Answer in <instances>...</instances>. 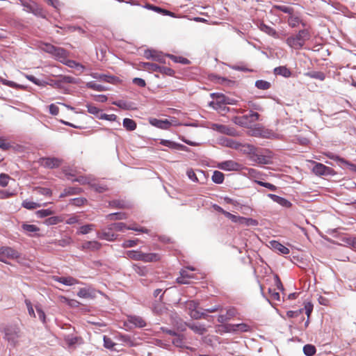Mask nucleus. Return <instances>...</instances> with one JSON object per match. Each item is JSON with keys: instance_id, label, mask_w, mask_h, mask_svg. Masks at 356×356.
Segmentation results:
<instances>
[{"instance_id": "nucleus-1", "label": "nucleus", "mask_w": 356, "mask_h": 356, "mask_svg": "<svg viewBox=\"0 0 356 356\" xmlns=\"http://www.w3.org/2000/svg\"><path fill=\"white\" fill-rule=\"evenodd\" d=\"M310 38L309 31L307 29L300 30L296 35L289 37L286 42L291 48L299 49L302 47L305 42Z\"/></svg>"}, {"instance_id": "nucleus-2", "label": "nucleus", "mask_w": 356, "mask_h": 356, "mask_svg": "<svg viewBox=\"0 0 356 356\" xmlns=\"http://www.w3.org/2000/svg\"><path fill=\"white\" fill-rule=\"evenodd\" d=\"M40 49L43 51L51 54L60 62H64L66 60L67 52L61 47H57L49 43H44L41 45Z\"/></svg>"}, {"instance_id": "nucleus-3", "label": "nucleus", "mask_w": 356, "mask_h": 356, "mask_svg": "<svg viewBox=\"0 0 356 356\" xmlns=\"http://www.w3.org/2000/svg\"><path fill=\"white\" fill-rule=\"evenodd\" d=\"M211 97L213 99V100L209 104L211 107L217 111H229V108L226 107L225 105V95L221 93H211Z\"/></svg>"}, {"instance_id": "nucleus-4", "label": "nucleus", "mask_w": 356, "mask_h": 356, "mask_svg": "<svg viewBox=\"0 0 356 356\" xmlns=\"http://www.w3.org/2000/svg\"><path fill=\"white\" fill-rule=\"evenodd\" d=\"M5 339L12 346H15L18 343L21 337L20 330L17 327H8L4 330Z\"/></svg>"}, {"instance_id": "nucleus-5", "label": "nucleus", "mask_w": 356, "mask_h": 356, "mask_svg": "<svg viewBox=\"0 0 356 356\" xmlns=\"http://www.w3.org/2000/svg\"><path fill=\"white\" fill-rule=\"evenodd\" d=\"M19 257V253L9 246L0 247V261L7 263L6 259H15Z\"/></svg>"}, {"instance_id": "nucleus-6", "label": "nucleus", "mask_w": 356, "mask_h": 356, "mask_svg": "<svg viewBox=\"0 0 356 356\" xmlns=\"http://www.w3.org/2000/svg\"><path fill=\"white\" fill-rule=\"evenodd\" d=\"M124 229L134 230L136 232L147 233V229L143 227H138L135 226H126V224L124 222H115L109 225L108 229L109 230H115L117 232H122Z\"/></svg>"}, {"instance_id": "nucleus-7", "label": "nucleus", "mask_w": 356, "mask_h": 356, "mask_svg": "<svg viewBox=\"0 0 356 356\" xmlns=\"http://www.w3.org/2000/svg\"><path fill=\"white\" fill-rule=\"evenodd\" d=\"M245 153L252 154L251 159L252 161L259 163H266V158L262 155H258L256 154V148L251 145H246L243 146L241 149Z\"/></svg>"}, {"instance_id": "nucleus-8", "label": "nucleus", "mask_w": 356, "mask_h": 356, "mask_svg": "<svg viewBox=\"0 0 356 356\" xmlns=\"http://www.w3.org/2000/svg\"><path fill=\"white\" fill-rule=\"evenodd\" d=\"M149 122L154 127L159 129H168L171 126H178V124H172V122L165 120H159L156 118H151L149 119Z\"/></svg>"}, {"instance_id": "nucleus-9", "label": "nucleus", "mask_w": 356, "mask_h": 356, "mask_svg": "<svg viewBox=\"0 0 356 356\" xmlns=\"http://www.w3.org/2000/svg\"><path fill=\"white\" fill-rule=\"evenodd\" d=\"M144 56L147 59H152L153 60L165 63V56L160 51L154 49H147L145 51Z\"/></svg>"}, {"instance_id": "nucleus-10", "label": "nucleus", "mask_w": 356, "mask_h": 356, "mask_svg": "<svg viewBox=\"0 0 356 356\" xmlns=\"http://www.w3.org/2000/svg\"><path fill=\"white\" fill-rule=\"evenodd\" d=\"M21 227L22 230L27 236L31 237L39 236L40 228L38 226L28 224L27 222H22Z\"/></svg>"}, {"instance_id": "nucleus-11", "label": "nucleus", "mask_w": 356, "mask_h": 356, "mask_svg": "<svg viewBox=\"0 0 356 356\" xmlns=\"http://www.w3.org/2000/svg\"><path fill=\"white\" fill-rule=\"evenodd\" d=\"M262 295L272 305H277L281 301L280 294L276 291H261Z\"/></svg>"}, {"instance_id": "nucleus-12", "label": "nucleus", "mask_w": 356, "mask_h": 356, "mask_svg": "<svg viewBox=\"0 0 356 356\" xmlns=\"http://www.w3.org/2000/svg\"><path fill=\"white\" fill-rule=\"evenodd\" d=\"M217 167L220 170L226 171L239 170L241 169V165L232 160L220 162L218 164Z\"/></svg>"}, {"instance_id": "nucleus-13", "label": "nucleus", "mask_w": 356, "mask_h": 356, "mask_svg": "<svg viewBox=\"0 0 356 356\" xmlns=\"http://www.w3.org/2000/svg\"><path fill=\"white\" fill-rule=\"evenodd\" d=\"M188 307L189 309H191L190 315L193 318L200 319V318H205L207 315L204 312H201L196 309L197 308L198 304L195 301H190L188 302Z\"/></svg>"}, {"instance_id": "nucleus-14", "label": "nucleus", "mask_w": 356, "mask_h": 356, "mask_svg": "<svg viewBox=\"0 0 356 356\" xmlns=\"http://www.w3.org/2000/svg\"><path fill=\"white\" fill-rule=\"evenodd\" d=\"M312 171L316 175H329L332 174L333 170L322 163H316Z\"/></svg>"}, {"instance_id": "nucleus-15", "label": "nucleus", "mask_w": 356, "mask_h": 356, "mask_svg": "<svg viewBox=\"0 0 356 356\" xmlns=\"http://www.w3.org/2000/svg\"><path fill=\"white\" fill-rule=\"evenodd\" d=\"M227 332H248L250 326L246 323L229 324L225 326Z\"/></svg>"}, {"instance_id": "nucleus-16", "label": "nucleus", "mask_w": 356, "mask_h": 356, "mask_svg": "<svg viewBox=\"0 0 356 356\" xmlns=\"http://www.w3.org/2000/svg\"><path fill=\"white\" fill-rule=\"evenodd\" d=\"M186 175L188 179L193 181V182L201 183L200 180V179H201V177L205 179V174L204 171L201 170H197V172H195L193 169L190 168L187 170ZM203 183L204 181H202V184Z\"/></svg>"}, {"instance_id": "nucleus-17", "label": "nucleus", "mask_w": 356, "mask_h": 356, "mask_svg": "<svg viewBox=\"0 0 356 356\" xmlns=\"http://www.w3.org/2000/svg\"><path fill=\"white\" fill-rule=\"evenodd\" d=\"M188 270L191 271L195 270L193 267H187L186 269H183L180 272L181 276L177 278V281L180 284H188V279L192 278L193 275L188 273Z\"/></svg>"}, {"instance_id": "nucleus-18", "label": "nucleus", "mask_w": 356, "mask_h": 356, "mask_svg": "<svg viewBox=\"0 0 356 356\" xmlns=\"http://www.w3.org/2000/svg\"><path fill=\"white\" fill-rule=\"evenodd\" d=\"M213 128L220 133L229 136H234L237 134L236 131L234 128L225 125L214 124H213Z\"/></svg>"}, {"instance_id": "nucleus-19", "label": "nucleus", "mask_w": 356, "mask_h": 356, "mask_svg": "<svg viewBox=\"0 0 356 356\" xmlns=\"http://www.w3.org/2000/svg\"><path fill=\"white\" fill-rule=\"evenodd\" d=\"M258 28L260 31L262 32H264L265 33L268 34L270 36H272L275 38H278L279 35L275 29H274L273 27L264 24V22H259L258 24Z\"/></svg>"}, {"instance_id": "nucleus-20", "label": "nucleus", "mask_w": 356, "mask_h": 356, "mask_svg": "<svg viewBox=\"0 0 356 356\" xmlns=\"http://www.w3.org/2000/svg\"><path fill=\"white\" fill-rule=\"evenodd\" d=\"M237 314L236 309L234 307H230L227 309L225 314H220L218 316V321L219 323H224L232 318L234 317Z\"/></svg>"}, {"instance_id": "nucleus-21", "label": "nucleus", "mask_w": 356, "mask_h": 356, "mask_svg": "<svg viewBox=\"0 0 356 356\" xmlns=\"http://www.w3.org/2000/svg\"><path fill=\"white\" fill-rule=\"evenodd\" d=\"M327 157L331 159L339 161L341 163L345 165L348 169L356 172V165L349 163L348 161L338 156L334 155L333 154L328 153L326 154Z\"/></svg>"}, {"instance_id": "nucleus-22", "label": "nucleus", "mask_w": 356, "mask_h": 356, "mask_svg": "<svg viewBox=\"0 0 356 356\" xmlns=\"http://www.w3.org/2000/svg\"><path fill=\"white\" fill-rule=\"evenodd\" d=\"M270 245L271 248L282 254H288L289 253V249L285 247L284 245L281 244L278 241H272L270 242Z\"/></svg>"}, {"instance_id": "nucleus-23", "label": "nucleus", "mask_w": 356, "mask_h": 356, "mask_svg": "<svg viewBox=\"0 0 356 356\" xmlns=\"http://www.w3.org/2000/svg\"><path fill=\"white\" fill-rule=\"evenodd\" d=\"M287 22L289 26L292 28L297 27L300 23H302L300 14L295 13L293 10L292 14L289 15Z\"/></svg>"}, {"instance_id": "nucleus-24", "label": "nucleus", "mask_w": 356, "mask_h": 356, "mask_svg": "<svg viewBox=\"0 0 356 356\" xmlns=\"http://www.w3.org/2000/svg\"><path fill=\"white\" fill-rule=\"evenodd\" d=\"M101 247L102 244L96 241H86L81 245V249L83 250L95 251L99 250Z\"/></svg>"}, {"instance_id": "nucleus-25", "label": "nucleus", "mask_w": 356, "mask_h": 356, "mask_svg": "<svg viewBox=\"0 0 356 356\" xmlns=\"http://www.w3.org/2000/svg\"><path fill=\"white\" fill-rule=\"evenodd\" d=\"M268 197H270L273 202H277L280 205L289 208L291 206V203L286 199L280 197L275 194L269 193Z\"/></svg>"}, {"instance_id": "nucleus-26", "label": "nucleus", "mask_w": 356, "mask_h": 356, "mask_svg": "<svg viewBox=\"0 0 356 356\" xmlns=\"http://www.w3.org/2000/svg\"><path fill=\"white\" fill-rule=\"evenodd\" d=\"M108 231L103 230L102 232H98L97 233V236L98 238L102 240H106L108 241H113L116 239L117 236Z\"/></svg>"}, {"instance_id": "nucleus-27", "label": "nucleus", "mask_w": 356, "mask_h": 356, "mask_svg": "<svg viewBox=\"0 0 356 356\" xmlns=\"http://www.w3.org/2000/svg\"><path fill=\"white\" fill-rule=\"evenodd\" d=\"M128 322L138 327H143L146 325L145 320L142 317L138 316H128Z\"/></svg>"}, {"instance_id": "nucleus-28", "label": "nucleus", "mask_w": 356, "mask_h": 356, "mask_svg": "<svg viewBox=\"0 0 356 356\" xmlns=\"http://www.w3.org/2000/svg\"><path fill=\"white\" fill-rule=\"evenodd\" d=\"M160 255L157 253H143L142 252V257L140 261L144 262H153L157 261L160 259Z\"/></svg>"}, {"instance_id": "nucleus-29", "label": "nucleus", "mask_w": 356, "mask_h": 356, "mask_svg": "<svg viewBox=\"0 0 356 356\" xmlns=\"http://www.w3.org/2000/svg\"><path fill=\"white\" fill-rule=\"evenodd\" d=\"M81 188L77 187H69L66 188L63 192L60 195V198L65 197L69 195H77L81 193Z\"/></svg>"}, {"instance_id": "nucleus-30", "label": "nucleus", "mask_w": 356, "mask_h": 356, "mask_svg": "<svg viewBox=\"0 0 356 356\" xmlns=\"http://www.w3.org/2000/svg\"><path fill=\"white\" fill-rule=\"evenodd\" d=\"M222 144L226 147L233 148L235 149H238L241 147L243 148V146L241 143L231 138H224L222 140Z\"/></svg>"}, {"instance_id": "nucleus-31", "label": "nucleus", "mask_w": 356, "mask_h": 356, "mask_svg": "<svg viewBox=\"0 0 356 356\" xmlns=\"http://www.w3.org/2000/svg\"><path fill=\"white\" fill-rule=\"evenodd\" d=\"M47 204H48V203H47V202L44 203L42 204H40L39 203L32 202V201H30L28 200H24L22 203V206L24 208H25L26 209H29V210L35 209L40 207L42 206L46 207Z\"/></svg>"}, {"instance_id": "nucleus-32", "label": "nucleus", "mask_w": 356, "mask_h": 356, "mask_svg": "<svg viewBox=\"0 0 356 356\" xmlns=\"http://www.w3.org/2000/svg\"><path fill=\"white\" fill-rule=\"evenodd\" d=\"M160 144L171 149H184L186 147L183 145L176 143L169 140H161Z\"/></svg>"}, {"instance_id": "nucleus-33", "label": "nucleus", "mask_w": 356, "mask_h": 356, "mask_svg": "<svg viewBox=\"0 0 356 356\" xmlns=\"http://www.w3.org/2000/svg\"><path fill=\"white\" fill-rule=\"evenodd\" d=\"M274 73L276 75H280L285 78L290 77L291 75V70L286 66H280L274 69Z\"/></svg>"}, {"instance_id": "nucleus-34", "label": "nucleus", "mask_w": 356, "mask_h": 356, "mask_svg": "<svg viewBox=\"0 0 356 356\" xmlns=\"http://www.w3.org/2000/svg\"><path fill=\"white\" fill-rule=\"evenodd\" d=\"M55 280L65 286H73L77 282V280L72 277H58Z\"/></svg>"}, {"instance_id": "nucleus-35", "label": "nucleus", "mask_w": 356, "mask_h": 356, "mask_svg": "<svg viewBox=\"0 0 356 356\" xmlns=\"http://www.w3.org/2000/svg\"><path fill=\"white\" fill-rule=\"evenodd\" d=\"M305 76H307L309 78H312V79H318L321 81H323L325 79V73L323 72H320V71L308 72L305 74Z\"/></svg>"}, {"instance_id": "nucleus-36", "label": "nucleus", "mask_w": 356, "mask_h": 356, "mask_svg": "<svg viewBox=\"0 0 356 356\" xmlns=\"http://www.w3.org/2000/svg\"><path fill=\"white\" fill-rule=\"evenodd\" d=\"M44 164L48 168H54L60 165V161L56 158H47L44 160Z\"/></svg>"}, {"instance_id": "nucleus-37", "label": "nucleus", "mask_w": 356, "mask_h": 356, "mask_svg": "<svg viewBox=\"0 0 356 356\" xmlns=\"http://www.w3.org/2000/svg\"><path fill=\"white\" fill-rule=\"evenodd\" d=\"M140 67L149 72H158L160 70V66L154 63H141Z\"/></svg>"}, {"instance_id": "nucleus-38", "label": "nucleus", "mask_w": 356, "mask_h": 356, "mask_svg": "<svg viewBox=\"0 0 356 356\" xmlns=\"http://www.w3.org/2000/svg\"><path fill=\"white\" fill-rule=\"evenodd\" d=\"M238 224L246 226H257L258 225V222L252 218L239 216Z\"/></svg>"}, {"instance_id": "nucleus-39", "label": "nucleus", "mask_w": 356, "mask_h": 356, "mask_svg": "<svg viewBox=\"0 0 356 356\" xmlns=\"http://www.w3.org/2000/svg\"><path fill=\"white\" fill-rule=\"evenodd\" d=\"M280 10L284 13H286L288 14L289 15L290 14H292L293 11L294 10V9L291 7V6H285V5H274L273 6V8H272V10Z\"/></svg>"}, {"instance_id": "nucleus-40", "label": "nucleus", "mask_w": 356, "mask_h": 356, "mask_svg": "<svg viewBox=\"0 0 356 356\" xmlns=\"http://www.w3.org/2000/svg\"><path fill=\"white\" fill-rule=\"evenodd\" d=\"M123 126L127 131H134L136 128V123L130 118H124L123 120Z\"/></svg>"}, {"instance_id": "nucleus-41", "label": "nucleus", "mask_w": 356, "mask_h": 356, "mask_svg": "<svg viewBox=\"0 0 356 356\" xmlns=\"http://www.w3.org/2000/svg\"><path fill=\"white\" fill-rule=\"evenodd\" d=\"M193 332L198 334H203L206 332L207 330L204 325L200 324H188L187 325Z\"/></svg>"}, {"instance_id": "nucleus-42", "label": "nucleus", "mask_w": 356, "mask_h": 356, "mask_svg": "<svg viewBox=\"0 0 356 356\" xmlns=\"http://www.w3.org/2000/svg\"><path fill=\"white\" fill-rule=\"evenodd\" d=\"M126 255L127 257L133 260L140 261L142 252L136 250H129L126 252Z\"/></svg>"}, {"instance_id": "nucleus-43", "label": "nucleus", "mask_w": 356, "mask_h": 356, "mask_svg": "<svg viewBox=\"0 0 356 356\" xmlns=\"http://www.w3.org/2000/svg\"><path fill=\"white\" fill-rule=\"evenodd\" d=\"M211 179L216 184H222L224 181V175L221 172L216 170L213 172Z\"/></svg>"}, {"instance_id": "nucleus-44", "label": "nucleus", "mask_w": 356, "mask_h": 356, "mask_svg": "<svg viewBox=\"0 0 356 356\" xmlns=\"http://www.w3.org/2000/svg\"><path fill=\"white\" fill-rule=\"evenodd\" d=\"M95 225L93 224H88L83 226H81L77 232L78 234H87L89 232H92L95 227Z\"/></svg>"}, {"instance_id": "nucleus-45", "label": "nucleus", "mask_w": 356, "mask_h": 356, "mask_svg": "<svg viewBox=\"0 0 356 356\" xmlns=\"http://www.w3.org/2000/svg\"><path fill=\"white\" fill-rule=\"evenodd\" d=\"M255 86L260 90H268L271 87V83L265 80H257Z\"/></svg>"}, {"instance_id": "nucleus-46", "label": "nucleus", "mask_w": 356, "mask_h": 356, "mask_svg": "<svg viewBox=\"0 0 356 356\" xmlns=\"http://www.w3.org/2000/svg\"><path fill=\"white\" fill-rule=\"evenodd\" d=\"M234 122L242 127H247L248 125V115H243L241 117H235Z\"/></svg>"}, {"instance_id": "nucleus-47", "label": "nucleus", "mask_w": 356, "mask_h": 356, "mask_svg": "<svg viewBox=\"0 0 356 356\" xmlns=\"http://www.w3.org/2000/svg\"><path fill=\"white\" fill-rule=\"evenodd\" d=\"M0 83H1L2 84H3L5 86H9V87H11L13 88H24V86L22 85L17 84L12 81L6 80L1 76H0Z\"/></svg>"}, {"instance_id": "nucleus-48", "label": "nucleus", "mask_w": 356, "mask_h": 356, "mask_svg": "<svg viewBox=\"0 0 356 356\" xmlns=\"http://www.w3.org/2000/svg\"><path fill=\"white\" fill-rule=\"evenodd\" d=\"M87 202V200L84 197H76L73 198L70 200V204L76 206V207H81L84 205Z\"/></svg>"}, {"instance_id": "nucleus-49", "label": "nucleus", "mask_w": 356, "mask_h": 356, "mask_svg": "<svg viewBox=\"0 0 356 356\" xmlns=\"http://www.w3.org/2000/svg\"><path fill=\"white\" fill-rule=\"evenodd\" d=\"M133 268L134 271L139 275L145 276L147 273V269L145 266L134 264L133 266Z\"/></svg>"}, {"instance_id": "nucleus-50", "label": "nucleus", "mask_w": 356, "mask_h": 356, "mask_svg": "<svg viewBox=\"0 0 356 356\" xmlns=\"http://www.w3.org/2000/svg\"><path fill=\"white\" fill-rule=\"evenodd\" d=\"M303 352L307 356H312L316 353V348L311 344H307L303 347Z\"/></svg>"}, {"instance_id": "nucleus-51", "label": "nucleus", "mask_w": 356, "mask_h": 356, "mask_svg": "<svg viewBox=\"0 0 356 356\" xmlns=\"http://www.w3.org/2000/svg\"><path fill=\"white\" fill-rule=\"evenodd\" d=\"M22 5L25 8V10L28 13H31L32 11V9L36 4V3L33 1H31L29 0H22Z\"/></svg>"}, {"instance_id": "nucleus-52", "label": "nucleus", "mask_w": 356, "mask_h": 356, "mask_svg": "<svg viewBox=\"0 0 356 356\" xmlns=\"http://www.w3.org/2000/svg\"><path fill=\"white\" fill-rule=\"evenodd\" d=\"M86 86L88 88H91L92 90H97V91H103L105 90L104 87L99 83H97L95 82L91 81L86 83Z\"/></svg>"}, {"instance_id": "nucleus-53", "label": "nucleus", "mask_w": 356, "mask_h": 356, "mask_svg": "<svg viewBox=\"0 0 356 356\" xmlns=\"http://www.w3.org/2000/svg\"><path fill=\"white\" fill-rule=\"evenodd\" d=\"M25 77L30 81H31L32 83H33L34 84L37 85V86H43L45 85V82L43 81H41L37 78H35L34 76L33 75H29V74H25Z\"/></svg>"}, {"instance_id": "nucleus-54", "label": "nucleus", "mask_w": 356, "mask_h": 356, "mask_svg": "<svg viewBox=\"0 0 356 356\" xmlns=\"http://www.w3.org/2000/svg\"><path fill=\"white\" fill-rule=\"evenodd\" d=\"M34 190H35V191H36V193L38 194L42 195L44 196H51L52 194L51 190L48 188L38 187V188H35Z\"/></svg>"}, {"instance_id": "nucleus-55", "label": "nucleus", "mask_w": 356, "mask_h": 356, "mask_svg": "<svg viewBox=\"0 0 356 356\" xmlns=\"http://www.w3.org/2000/svg\"><path fill=\"white\" fill-rule=\"evenodd\" d=\"M31 13L35 16L45 17L42 8L37 3L35 5Z\"/></svg>"}, {"instance_id": "nucleus-56", "label": "nucleus", "mask_w": 356, "mask_h": 356, "mask_svg": "<svg viewBox=\"0 0 356 356\" xmlns=\"http://www.w3.org/2000/svg\"><path fill=\"white\" fill-rule=\"evenodd\" d=\"M88 112L90 114L96 115L97 118L100 115V109L92 104H88L86 106Z\"/></svg>"}, {"instance_id": "nucleus-57", "label": "nucleus", "mask_w": 356, "mask_h": 356, "mask_svg": "<svg viewBox=\"0 0 356 356\" xmlns=\"http://www.w3.org/2000/svg\"><path fill=\"white\" fill-rule=\"evenodd\" d=\"M168 56L169 58H170L175 63H182V64H188L190 63L189 60L186 58L176 56L170 55V54L168 55Z\"/></svg>"}, {"instance_id": "nucleus-58", "label": "nucleus", "mask_w": 356, "mask_h": 356, "mask_svg": "<svg viewBox=\"0 0 356 356\" xmlns=\"http://www.w3.org/2000/svg\"><path fill=\"white\" fill-rule=\"evenodd\" d=\"M53 213H54V211H52L50 209H41L36 212V214H37L38 217H39V218H44L46 216H49L52 215Z\"/></svg>"}, {"instance_id": "nucleus-59", "label": "nucleus", "mask_w": 356, "mask_h": 356, "mask_svg": "<svg viewBox=\"0 0 356 356\" xmlns=\"http://www.w3.org/2000/svg\"><path fill=\"white\" fill-rule=\"evenodd\" d=\"M108 218L110 220H122L127 218V216L125 213L118 212L108 214Z\"/></svg>"}, {"instance_id": "nucleus-60", "label": "nucleus", "mask_w": 356, "mask_h": 356, "mask_svg": "<svg viewBox=\"0 0 356 356\" xmlns=\"http://www.w3.org/2000/svg\"><path fill=\"white\" fill-rule=\"evenodd\" d=\"M98 118L100 120H105L111 122L115 121L117 119V116L115 114H106V113H100Z\"/></svg>"}, {"instance_id": "nucleus-61", "label": "nucleus", "mask_w": 356, "mask_h": 356, "mask_svg": "<svg viewBox=\"0 0 356 356\" xmlns=\"http://www.w3.org/2000/svg\"><path fill=\"white\" fill-rule=\"evenodd\" d=\"M247 115H248V123L254 122L259 120V115L257 112L250 111V113Z\"/></svg>"}, {"instance_id": "nucleus-62", "label": "nucleus", "mask_w": 356, "mask_h": 356, "mask_svg": "<svg viewBox=\"0 0 356 356\" xmlns=\"http://www.w3.org/2000/svg\"><path fill=\"white\" fill-rule=\"evenodd\" d=\"M256 183L257 184H259V186H261L267 188L270 191H275L277 190V187L275 185H273V184H272L270 183L264 182V181H256Z\"/></svg>"}, {"instance_id": "nucleus-63", "label": "nucleus", "mask_w": 356, "mask_h": 356, "mask_svg": "<svg viewBox=\"0 0 356 356\" xmlns=\"http://www.w3.org/2000/svg\"><path fill=\"white\" fill-rule=\"evenodd\" d=\"M60 221V220L59 217L52 216V217H49L47 219H46L44 223L47 225H56Z\"/></svg>"}, {"instance_id": "nucleus-64", "label": "nucleus", "mask_w": 356, "mask_h": 356, "mask_svg": "<svg viewBox=\"0 0 356 356\" xmlns=\"http://www.w3.org/2000/svg\"><path fill=\"white\" fill-rule=\"evenodd\" d=\"M10 179V177L6 174L0 175V186L2 187H6L8 184V181Z\"/></svg>"}]
</instances>
